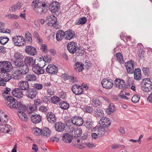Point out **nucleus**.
Here are the masks:
<instances>
[{"label":"nucleus","instance_id":"42","mask_svg":"<svg viewBox=\"0 0 152 152\" xmlns=\"http://www.w3.org/2000/svg\"><path fill=\"white\" fill-rule=\"evenodd\" d=\"M14 58L16 59L15 61L22 60L24 58V56L22 53L19 52H16L14 56Z\"/></svg>","mask_w":152,"mask_h":152},{"label":"nucleus","instance_id":"24","mask_svg":"<svg viewBox=\"0 0 152 152\" xmlns=\"http://www.w3.org/2000/svg\"><path fill=\"white\" fill-rule=\"evenodd\" d=\"M32 67L33 72L37 75H40L44 73V69L37 64H35Z\"/></svg>","mask_w":152,"mask_h":152},{"label":"nucleus","instance_id":"30","mask_svg":"<svg viewBox=\"0 0 152 152\" xmlns=\"http://www.w3.org/2000/svg\"><path fill=\"white\" fill-rule=\"evenodd\" d=\"M65 38L67 40H70L72 39L75 36L74 32L71 30L69 29L65 32Z\"/></svg>","mask_w":152,"mask_h":152},{"label":"nucleus","instance_id":"61","mask_svg":"<svg viewBox=\"0 0 152 152\" xmlns=\"http://www.w3.org/2000/svg\"><path fill=\"white\" fill-rule=\"evenodd\" d=\"M43 59L46 62L50 63L51 60V58L50 56L47 55L45 56L43 58Z\"/></svg>","mask_w":152,"mask_h":152},{"label":"nucleus","instance_id":"45","mask_svg":"<svg viewBox=\"0 0 152 152\" xmlns=\"http://www.w3.org/2000/svg\"><path fill=\"white\" fill-rule=\"evenodd\" d=\"M9 40V38L5 36H3L0 37V43L2 45H4Z\"/></svg>","mask_w":152,"mask_h":152},{"label":"nucleus","instance_id":"48","mask_svg":"<svg viewBox=\"0 0 152 152\" xmlns=\"http://www.w3.org/2000/svg\"><path fill=\"white\" fill-rule=\"evenodd\" d=\"M51 100L53 103L57 104L60 102L61 99L59 97L54 96L51 97Z\"/></svg>","mask_w":152,"mask_h":152},{"label":"nucleus","instance_id":"51","mask_svg":"<svg viewBox=\"0 0 152 152\" xmlns=\"http://www.w3.org/2000/svg\"><path fill=\"white\" fill-rule=\"evenodd\" d=\"M83 110L85 112L90 113L92 112L93 109L92 107L90 106H86L83 107Z\"/></svg>","mask_w":152,"mask_h":152},{"label":"nucleus","instance_id":"2","mask_svg":"<svg viewBox=\"0 0 152 152\" xmlns=\"http://www.w3.org/2000/svg\"><path fill=\"white\" fill-rule=\"evenodd\" d=\"M32 5L34 7V9L35 12L37 14L41 15L44 12L45 10V7L46 5L42 1H39L38 0H34L32 3Z\"/></svg>","mask_w":152,"mask_h":152},{"label":"nucleus","instance_id":"29","mask_svg":"<svg viewBox=\"0 0 152 152\" xmlns=\"http://www.w3.org/2000/svg\"><path fill=\"white\" fill-rule=\"evenodd\" d=\"M55 129L58 132H63L65 126L64 124L61 122H56L55 124Z\"/></svg>","mask_w":152,"mask_h":152},{"label":"nucleus","instance_id":"25","mask_svg":"<svg viewBox=\"0 0 152 152\" xmlns=\"http://www.w3.org/2000/svg\"><path fill=\"white\" fill-rule=\"evenodd\" d=\"M12 92L14 96L18 98H21L23 96L22 90L19 88H15L12 90Z\"/></svg>","mask_w":152,"mask_h":152},{"label":"nucleus","instance_id":"39","mask_svg":"<svg viewBox=\"0 0 152 152\" xmlns=\"http://www.w3.org/2000/svg\"><path fill=\"white\" fill-rule=\"evenodd\" d=\"M87 19L85 17L80 18L78 20L76 21L75 24L76 25H82L85 23L87 22Z\"/></svg>","mask_w":152,"mask_h":152},{"label":"nucleus","instance_id":"54","mask_svg":"<svg viewBox=\"0 0 152 152\" xmlns=\"http://www.w3.org/2000/svg\"><path fill=\"white\" fill-rule=\"evenodd\" d=\"M84 51L83 50L77 47V49H76V51L75 53H76V54L78 56H82L84 53Z\"/></svg>","mask_w":152,"mask_h":152},{"label":"nucleus","instance_id":"20","mask_svg":"<svg viewBox=\"0 0 152 152\" xmlns=\"http://www.w3.org/2000/svg\"><path fill=\"white\" fill-rule=\"evenodd\" d=\"M71 89L73 92L76 95H79L83 94V89L82 86L77 85H75Z\"/></svg>","mask_w":152,"mask_h":152},{"label":"nucleus","instance_id":"8","mask_svg":"<svg viewBox=\"0 0 152 152\" xmlns=\"http://www.w3.org/2000/svg\"><path fill=\"white\" fill-rule=\"evenodd\" d=\"M134 62L133 61L131 60L126 62L125 64L126 69L128 74H132L134 71Z\"/></svg>","mask_w":152,"mask_h":152},{"label":"nucleus","instance_id":"23","mask_svg":"<svg viewBox=\"0 0 152 152\" xmlns=\"http://www.w3.org/2000/svg\"><path fill=\"white\" fill-rule=\"evenodd\" d=\"M46 118L48 121L50 123L54 124L56 121L55 115L52 112H49L47 113Z\"/></svg>","mask_w":152,"mask_h":152},{"label":"nucleus","instance_id":"18","mask_svg":"<svg viewBox=\"0 0 152 152\" xmlns=\"http://www.w3.org/2000/svg\"><path fill=\"white\" fill-rule=\"evenodd\" d=\"M46 72L52 74H56L58 71L57 67L53 64H49L46 69Z\"/></svg>","mask_w":152,"mask_h":152},{"label":"nucleus","instance_id":"46","mask_svg":"<svg viewBox=\"0 0 152 152\" xmlns=\"http://www.w3.org/2000/svg\"><path fill=\"white\" fill-rule=\"evenodd\" d=\"M25 37L27 40L28 43H31L32 41V36L31 33L28 31L26 32Z\"/></svg>","mask_w":152,"mask_h":152},{"label":"nucleus","instance_id":"28","mask_svg":"<svg viewBox=\"0 0 152 152\" xmlns=\"http://www.w3.org/2000/svg\"><path fill=\"white\" fill-rule=\"evenodd\" d=\"M31 119L33 123L36 124L40 122L42 120V117L37 114H32L31 116Z\"/></svg>","mask_w":152,"mask_h":152},{"label":"nucleus","instance_id":"59","mask_svg":"<svg viewBox=\"0 0 152 152\" xmlns=\"http://www.w3.org/2000/svg\"><path fill=\"white\" fill-rule=\"evenodd\" d=\"M145 51L140 49L139 50L137 54L140 59H142L144 57Z\"/></svg>","mask_w":152,"mask_h":152},{"label":"nucleus","instance_id":"19","mask_svg":"<svg viewBox=\"0 0 152 152\" xmlns=\"http://www.w3.org/2000/svg\"><path fill=\"white\" fill-rule=\"evenodd\" d=\"M37 92L34 88L28 89L26 92V96L29 98H34L36 96Z\"/></svg>","mask_w":152,"mask_h":152},{"label":"nucleus","instance_id":"34","mask_svg":"<svg viewBox=\"0 0 152 152\" xmlns=\"http://www.w3.org/2000/svg\"><path fill=\"white\" fill-rule=\"evenodd\" d=\"M4 73L1 74V75L0 76L1 78L5 82H7L10 80L11 78V76L10 74L7 72H2Z\"/></svg>","mask_w":152,"mask_h":152},{"label":"nucleus","instance_id":"60","mask_svg":"<svg viewBox=\"0 0 152 152\" xmlns=\"http://www.w3.org/2000/svg\"><path fill=\"white\" fill-rule=\"evenodd\" d=\"M142 70L145 75H148L150 73V72L149 71V68L148 67H143Z\"/></svg>","mask_w":152,"mask_h":152},{"label":"nucleus","instance_id":"27","mask_svg":"<svg viewBox=\"0 0 152 152\" xmlns=\"http://www.w3.org/2000/svg\"><path fill=\"white\" fill-rule=\"evenodd\" d=\"M134 73L135 80L139 81L142 79L141 71L140 69L138 68L135 69Z\"/></svg>","mask_w":152,"mask_h":152},{"label":"nucleus","instance_id":"12","mask_svg":"<svg viewBox=\"0 0 152 152\" xmlns=\"http://www.w3.org/2000/svg\"><path fill=\"white\" fill-rule=\"evenodd\" d=\"M67 47L69 51L71 53L74 54L76 52L77 46L76 42H71L68 43Z\"/></svg>","mask_w":152,"mask_h":152},{"label":"nucleus","instance_id":"43","mask_svg":"<svg viewBox=\"0 0 152 152\" xmlns=\"http://www.w3.org/2000/svg\"><path fill=\"white\" fill-rule=\"evenodd\" d=\"M37 106L34 104H30L28 105V107H27L28 113L31 114L33 112L37 109Z\"/></svg>","mask_w":152,"mask_h":152},{"label":"nucleus","instance_id":"31","mask_svg":"<svg viewBox=\"0 0 152 152\" xmlns=\"http://www.w3.org/2000/svg\"><path fill=\"white\" fill-rule=\"evenodd\" d=\"M72 136L68 133L64 134L62 136L63 140L66 143H70L72 139Z\"/></svg>","mask_w":152,"mask_h":152},{"label":"nucleus","instance_id":"32","mask_svg":"<svg viewBox=\"0 0 152 152\" xmlns=\"http://www.w3.org/2000/svg\"><path fill=\"white\" fill-rule=\"evenodd\" d=\"M65 32L62 30L57 31L56 33V38L58 41H61L65 37Z\"/></svg>","mask_w":152,"mask_h":152},{"label":"nucleus","instance_id":"17","mask_svg":"<svg viewBox=\"0 0 152 152\" xmlns=\"http://www.w3.org/2000/svg\"><path fill=\"white\" fill-rule=\"evenodd\" d=\"M26 107V109L23 110L22 108H14L17 109H19V110L18 112V114L20 118L23 121H26L28 120V117L26 115L24 112L27 110V107Z\"/></svg>","mask_w":152,"mask_h":152},{"label":"nucleus","instance_id":"21","mask_svg":"<svg viewBox=\"0 0 152 152\" xmlns=\"http://www.w3.org/2000/svg\"><path fill=\"white\" fill-rule=\"evenodd\" d=\"M24 63L28 67H32L35 64V60L32 57L28 56L24 58Z\"/></svg>","mask_w":152,"mask_h":152},{"label":"nucleus","instance_id":"47","mask_svg":"<svg viewBox=\"0 0 152 152\" xmlns=\"http://www.w3.org/2000/svg\"><path fill=\"white\" fill-rule=\"evenodd\" d=\"M51 131L48 127H45L43 129L42 131V134L43 136L49 137L50 136Z\"/></svg>","mask_w":152,"mask_h":152},{"label":"nucleus","instance_id":"57","mask_svg":"<svg viewBox=\"0 0 152 152\" xmlns=\"http://www.w3.org/2000/svg\"><path fill=\"white\" fill-rule=\"evenodd\" d=\"M84 125L87 128L89 129L92 127L91 122L88 119L86 120Z\"/></svg>","mask_w":152,"mask_h":152},{"label":"nucleus","instance_id":"38","mask_svg":"<svg viewBox=\"0 0 152 152\" xmlns=\"http://www.w3.org/2000/svg\"><path fill=\"white\" fill-rule=\"evenodd\" d=\"M95 115L97 117H101L103 116V111L100 109H96L94 110Z\"/></svg>","mask_w":152,"mask_h":152},{"label":"nucleus","instance_id":"53","mask_svg":"<svg viewBox=\"0 0 152 152\" xmlns=\"http://www.w3.org/2000/svg\"><path fill=\"white\" fill-rule=\"evenodd\" d=\"M33 87L35 89L40 90L42 88L43 86L42 84L40 83H35L33 84Z\"/></svg>","mask_w":152,"mask_h":152},{"label":"nucleus","instance_id":"49","mask_svg":"<svg viewBox=\"0 0 152 152\" xmlns=\"http://www.w3.org/2000/svg\"><path fill=\"white\" fill-rule=\"evenodd\" d=\"M5 17L7 18L8 19H18L19 17L18 15L14 14H8L5 15Z\"/></svg>","mask_w":152,"mask_h":152},{"label":"nucleus","instance_id":"41","mask_svg":"<svg viewBox=\"0 0 152 152\" xmlns=\"http://www.w3.org/2000/svg\"><path fill=\"white\" fill-rule=\"evenodd\" d=\"M60 107L64 110H66L69 107V104L66 102L63 101L61 102L59 104Z\"/></svg>","mask_w":152,"mask_h":152},{"label":"nucleus","instance_id":"58","mask_svg":"<svg viewBox=\"0 0 152 152\" xmlns=\"http://www.w3.org/2000/svg\"><path fill=\"white\" fill-rule=\"evenodd\" d=\"M39 59L41 60L39 61V63L37 64L42 68L45 66L46 62L43 59L42 60V58H40Z\"/></svg>","mask_w":152,"mask_h":152},{"label":"nucleus","instance_id":"11","mask_svg":"<svg viewBox=\"0 0 152 152\" xmlns=\"http://www.w3.org/2000/svg\"><path fill=\"white\" fill-rule=\"evenodd\" d=\"M59 3L57 1L54 2L51 4L49 7V8L51 12L54 13L56 15L58 13L59 9Z\"/></svg>","mask_w":152,"mask_h":152},{"label":"nucleus","instance_id":"3","mask_svg":"<svg viewBox=\"0 0 152 152\" xmlns=\"http://www.w3.org/2000/svg\"><path fill=\"white\" fill-rule=\"evenodd\" d=\"M142 90L144 91L148 92L152 89V83L148 78L143 79L141 83Z\"/></svg>","mask_w":152,"mask_h":152},{"label":"nucleus","instance_id":"63","mask_svg":"<svg viewBox=\"0 0 152 152\" xmlns=\"http://www.w3.org/2000/svg\"><path fill=\"white\" fill-rule=\"evenodd\" d=\"M47 45L45 44H42L40 47V49L44 52H47L48 51Z\"/></svg>","mask_w":152,"mask_h":152},{"label":"nucleus","instance_id":"22","mask_svg":"<svg viewBox=\"0 0 152 152\" xmlns=\"http://www.w3.org/2000/svg\"><path fill=\"white\" fill-rule=\"evenodd\" d=\"M25 51L27 54L31 56H34L37 53L36 48L29 45L26 46Z\"/></svg>","mask_w":152,"mask_h":152},{"label":"nucleus","instance_id":"52","mask_svg":"<svg viewBox=\"0 0 152 152\" xmlns=\"http://www.w3.org/2000/svg\"><path fill=\"white\" fill-rule=\"evenodd\" d=\"M75 137H80L82 133L81 129L80 128H78L74 130Z\"/></svg>","mask_w":152,"mask_h":152},{"label":"nucleus","instance_id":"44","mask_svg":"<svg viewBox=\"0 0 152 152\" xmlns=\"http://www.w3.org/2000/svg\"><path fill=\"white\" fill-rule=\"evenodd\" d=\"M116 56L118 61L120 63L123 64L124 63V60L123 56L120 53H118L116 54Z\"/></svg>","mask_w":152,"mask_h":152},{"label":"nucleus","instance_id":"40","mask_svg":"<svg viewBox=\"0 0 152 152\" xmlns=\"http://www.w3.org/2000/svg\"><path fill=\"white\" fill-rule=\"evenodd\" d=\"M91 101L93 104V106L95 107H97L100 106L101 104V102L97 98L92 99Z\"/></svg>","mask_w":152,"mask_h":152},{"label":"nucleus","instance_id":"4","mask_svg":"<svg viewBox=\"0 0 152 152\" xmlns=\"http://www.w3.org/2000/svg\"><path fill=\"white\" fill-rule=\"evenodd\" d=\"M29 71L28 67L26 65L24 64L21 66V67L18 69L15 70L14 73L15 75V78H18V77H19L20 75H24L27 74Z\"/></svg>","mask_w":152,"mask_h":152},{"label":"nucleus","instance_id":"62","mask_svg":"<svg viewBox=\"0 0 152 152\" xmlns=\"http://www.w3.org/2000/svg\"><path fill=\"white\" fill-rule=\"evenodd\" d=\"M50 96H44L42 98L43 102L46 104H48L49 102H50Z\"/></svg>","mask_w":152,"mask_h":152},{"label":"nucleus","instance_id":"14","mask_svg":"<svg viewBox=\"0 0 152 152\" xmlns=\"http://www.w3.org/2000/svg\"><path fill=\"white\" fill-rule=\"evenodd\" d=\"M4 64H3V66L1 69V71L2 72H9L12 70L13 66L10 62L8 61H5Z\"/></svg>","mask_w":152,"mask_h":152},{"label":"nucleus","instance_id":"36","mask_svg":"<svg viewBox=\"0 0 152 152\" xmlns=\"http://www.w3.org/2000/svg\"><path fill=\"white\" fill-rule=\"evenodd\" d=\"M12 64L15 68L18 69L23 64V63L22 60H19L18 61H13Z\"/></svg>","mask_w":152,"mask_h":152},{"label":"nucleus","instance_id":"10","mask_svg":"<svg viewBox=\"0 0 152 152\" xmlns=\"http://www.w3.org/2000/svg\"><path fill=\"white\" fill-rule=\"evenodd\" d=\"M105 127L100 125L95 127L94 128V130L96 131L98 135L102 136L104 135H106L108 134L107 131L105 129Z\"/></svg>","mask_w":152,"mask_h":152},{"label":"nucleus","instance_id":"50","mask_svg":"<svg viewBox=\"0 0 152 152\" xmlns=\"http://www.w3.org/2000/svg\"><path fill=\"white\" fill-rule=\"evenodd\" d=\"M140 96L138 94H134L132 99V101L134 103H136L139 101Z\"/></svg>","mask_w":152,"mask_h":152},{"label":"nucleus","instance_id":"7","mask_svg":"<svg viewBox=\"0 0 152 152\" xmlns=\"http://www.w3.org/2000/svg\"><path fill=\"white\" fill-rule=\"evenodd\" d=\"M12 39L15 45L16 46H22L26 44L24 38L21 36H15L12 37Z\"/></svg>","mask_w":152,"mask_h":152},{"label":"nucleus","instance_id":"1","mask_svg":"<svg viewBox=\"0 0 152 152\" xmlns=\"http://www.w3.org/2000/svg\"><path fill=\"white\" fill-rule=\"evenodd\" d=\"M11 90L10 88H7L2 93L3 96L7 101L6 103L7 107L10 108H22L23 110H26V105H23L21 102H18L13 97L8 96L10 94Z\"/></svg>","mask_w":152,"mask_h":152},{"label":"nucleus","instance_id":"13","mask_svg":"<svg viewBox=\"0 0 152 152\" xmlns=\"http://www.w3.org/2000/svg\"><path fill=\"white\" fill-rule=\"evenodd\" d=\"M100 125L104 127L108 128L111 125V122L110 119L106 117H102L99 121Z\"/></svg>","mask_w":152,"mask_h":152},{"label":"nucleus","instance_id":"35","mask_svg":"<svg viewBox=\"0 0 152 152\" xmlns=\"http://www.w3.org/2000/svg\"><path fill=\"white\" fill-rule=\"evenodd\" d=\"M74 67L76 71L78 72L82 71L84 69L83 65L80 63H76L74 65Z\"/></svg>","mask_w":152,"mask_h":152},{"label":"nucleus","instance_id":"37","mask_svg":"<svg viewBox=\"0 0 152 152\" xmlns=\"http://www.w3.org/2000/svg\"><path fill=\"white\" fill-rule=\"evenodd\" d=\"M22 7L20 3H18L11 6L10 8V10L11 12H15L16 10L20 9Z\"/></svg>","mask_w":152,"mask_h":152},{"label":"nucleus","instance_id":"16","mask_svg":"<svg viewBox=\"0 0 152 152\" xmlns=\"http://www.w3.org/2000/svg\"><path fill=\"white\" fill-rule=\"evenodd\" d=\"M101 84L103 88L107 89L111 88L113 85V83L112 80H108L107 79L103 80L101 82Z\"/></svg>","mask_w":152,"mask_h":152},{"label":"nucleus","instance_id":"55","mask_svg":"<svg viewBox=\"0 0 152 152\" xmlns=\"http://www.w3.org/2000/svg\"><path fill=\"white\" fill-rule=\"evenodd\" d=\"M34 35L35 38L37 40V42L38 43H42V39L39 38V36L38 33L36 31H34Z\"/></svg>","mask_w":152,"mask_h":152},{"label":"nucleus","instance_id":"6","mask_svg":"<svg viewBox=\"0 0 152 152\" xmlns=\"http://www.w3.org/2000/svg\"><path fill=\"white\" fill-rule=\"evenodd\" d=\"M114 85L116 88L124 90L130 86L126 85L124 81L119 78L116 79L114 81Z\"/></svg>","mask_w":152,"mask_h":152},{"label":"nucleus","instance_id":"15","mask_svg":"<svg viewBox=\"0 0 152 152\" xmlns=\"http://www.w3.org/2000/svg\"><path fill=\"white\" fill-rule=\"evenodd\" d=\"M0 132L4 133L12 134V128L8 124L4 125V123L0 126Z\"/></svg>","mask_w":152,"mask_h":152},{"label":"nucleus","instance_id":"5","mask_svg":"<svg viewBox=\"0 0 152 152\" xmlns=\"http://www.w3.org/2000/svg\"><path fill=\"white\" fill-rule=\"evenodd\" d=\"M69 123H71L74 125L80 126H82L84 122L83 118L80 116L78 115H75L72 117L70 120H69Z\"/></svg>","mask_w":152,"mask_h":152},{"label":"nucleus","instance_id":"56","mask_svg":"<svg viewBox=\"0 0 152 152\" xmlns=\"http://www.w3.org/2000/svg\"><path fill=\"white\" fill-rule=\"evenodd\" d=\"M42 130L38 128H36L34 131V134L37 135H39L42 134Z\"/></svg>","mask_w":152,"mask_h":152},{"label":"nucleus","instance_id":"9","mask_svg":"<svg viewBox=\"0 0 152 152\" xmlns=\"http://www.w3.org/2000/svg\"><path fill=\"white\" fill-rule=\"evenodd\" d=\"M46 20L48 21L47 25L48 26H51L54 27L56 28L57 27L56 24L57 19L56 17L53 15H49L47 17Z\"/></svg>","mask_w":152,"mask_h":152},{"label":"nucleus","instance_id":"33","mask_svg":"<svg viewBox=\"0 0 152 152\" xmlns=\"http://www.w3.org/2000/svg\"><path fill=\"white\" fill-rule=\"evenodd\" d=\"M25 78L27 81H35L37 80V77L33 74H28L26 75Z\"/></svg>","mask_w":152,"mask_h":152},{"label":"nucleus","instance_id":"64","mask_svg":"<svg viewBox=\"0 0 152 152\" xmlns=\"http://www.w3.org/2000/svg\"><path fill=\"white\" fill-rule=\"evenodd\" d=\"M34 105L37 106V105H41V100L39 99H35L34 100Z\"/></svg>","mask_w":152,"mask_h":152},{"label":"nucleus","instance_id":"26","mask_svg":"<svg viewBox=\"0 0 152 152\" xmlns=\"http://www.w3.org/2000/svg\"><path fill=\"white\" fill-rule=\"evenodd\" d=\"M18 86L19 88L22 90H27L29 88V84L27 81H20Z\"/></svg>","mask_w":152,"mask_h":152}]
</instances>
